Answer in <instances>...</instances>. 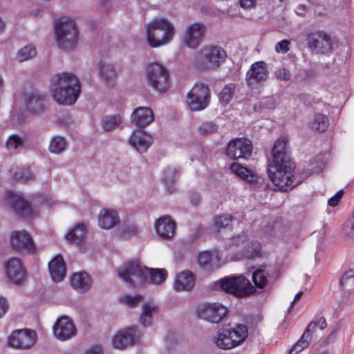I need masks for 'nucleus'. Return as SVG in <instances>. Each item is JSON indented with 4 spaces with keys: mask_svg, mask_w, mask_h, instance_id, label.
I'll return each instance as SVG.
<instances>
[{
    "mask_svg": "<svg viewBox=\"0 0 354 354\" xmlns=\"http://www.w3.org/2000/svg\"><path fill=\"white\" fill-rule=\"evenodd\" d=\"M295 163L290 156L288 140L280 137L272 148V160L269 162L267 172L272 183L280 189L288 192L298 185L301 181L293 178L292 171Z\"/></svg>",
    "mask_w": 354,
    "mask_h": 354,
    "instance_id": "1",
    "label": "nucleus"
},
{
    "mask_svg": "<svg viewBox=\"0 0 354 354\" xmlns=\"http://www.w3.org/2000/svg\"><path fill=\"white\" fill-rule=\"evenodd\" d=\"M118 274L120 278L132 287L143 283L159 285L166 280L167 276L164 269L142 267L135 261L124 263L118 269Z\"/></svg>",
    "mask_w": 354,
    "mask_h": 354,
    "instance_id": "2",
    "label": "nucleus"
},
{
    "mask_svg": "<svg viewBox=\"0 0 354 354\" xmlns=\"http://www.w3.org/2000/svg\"><path fill=\"white\" fill-rule=\"evenodd\" d=\"M50 91L53 99L62 105H71L81 93L79 79L72 73H59L51 77Z\"/></svg>",
    "mask_w": 354,
    "mask_h": 354,
    "instance_id": "3",
    "label": "nucleus"
},
{
    "mask_svg": "<svg viewBox=\"0 0 354 354\" xmlns=\"http://www.w3.org/2000/svg\"><path fill=\"white\" fill-rule=\"evenodd\" d=\"M248 335V328L244 324H224L217 330L214 342L218 348L227 350L241 344Z\"/></svg>",
    "mask_w": 354,
    "mask_h": 354,
    "instance_id": "4",
    "label": "nucleus"
},
{
    "mask_svg": "<svg viewBox=\"0 0 354 354\" xmlns=\"http://www.w3.org/2000/svg\"><path fill=\"white\" fill-rule=\"evenodd\" d=\"M147 37L151 47L156 48L170 42L175 35V28L167 19H153L146 27Z\"/></svg>",
    "mask_w": 354,
    "mask_h": 354,
    "instance_id": "5",
    "label": "nucleus"
},
{
    "mask_svg": "<svg viewBox=\"0 0 354 354\" xmlns=\"http://www.w3.org/2000/svg\"><path fill=\"white\" fill-rule=\"evenodd\" d=\"M55 32L59 48L69 50L77 46L78 30L73 19L66 17L58 19L55 25Z\"/></svg>",
    "mask_w": 354,
    "mask_h": 354,
    "instance_id": "6",
    "label": "nucleus"
},
{
    "mask_svg": "<svg viewBox=\"0 0 354 354\" xmlns=\"http://www.w3.org/2000/svg\"><path fill=\"white\" fill-rule=\"evenodd\" d=\"M147 82L158 93H166L169 87V74L167 69L158 63L149 64L147 68Z\"/></svg>",
    "mask_w": 354,
    "mask_h": 354,
    "instance_id": "7",
    "label": "nucleus"
},
{
    "mask_svg": "<svg viewBox=\"0 0 354 354\" xmlns=\"http://www.w3.org/2000/svg\"><path fill=\"white\" fill-rule=\"evenodd\" d=\"M219 285L225 292L239 297L250 295L254 290V287L243 275L225 277L221 279Z\"/></svg>",
    "mask_w": 354,
    "mask_h": 354,
    "instance_id": "8",
    "label": "nucleus"
},
{
    "mask_svg": "<svg viewBox=\"0 0 354 354\" xmlns=\"http://www.w3.org/2000/svg\"><path fill=\"white\" fill-rule=\"evenodd\" d=\"M225 50L220 46L204 48L197 55L196 65L203 69H211L218 67L226 58Z\"/></svg>",
    "mask_w": 354,
    "mask_h": 354,
    "instance_id": "9",
    "label": "nucleus"
},
{
    "mask_svg": "<svg viewBox=\"0 0 354 354\" xmlns=\"http://www.w3.org/2000/svg\"><path fill=\"white\" fill-rule=\"evenodd\" d=\"M187 104L194 111L205 109L210 101V91L203 83H196L187 93Z\"/></svg>",
    "mask_w": 354,
    "mask_h": 354,
    "instance_id": "10",
    "label": "nucleus"
},
{
    "mask_svg": "<svg viewBox=\"0 0 354 354\" xmlns=\"http://www.w3.org/2000/svg\"><path fill=\"white\" fill-rule=\"evenodd\" d=\"M306 40L308 48L315 53L327 55L333 51L334 40L323 31L309 33Z\"/></svg>",
    "mask_w": 354,
    "mask_h": 354,
    "instance_id": "11",
    "label": "nucleus"
},
{
    "mask_svg": "<svg viewBox=\"0 0 354 354\" xmlns=\"http://www.w3.org/2000/svg\"><path fill=\"white\" fill-rule=\"evenodd\" d=\"M227 313V308L220 303L204 304L198 309L199 318L213 324L221 322Z\"/></svg>",
    "mask_w": 354,
    "mask_h": 354,
    "instance_id": "12",
    "label": "nucleus"
},
{
    "mask_svg": "<svg viewBox=\"0 0 354 354\" xmlns=\"http://www.w3.org/2000/svg\"><path fill=\"white\" fill-rule=\"evenodd\" d=\"M252 152V145L250 140L243 138H236L229 142L227 156L232 159H248Z\"/></svg>",
    "mask_w": 354,
    "mask_h": 354,
    "instance_id": "13",
    "label": "nucleus"
},
{
    "mask_svg": "<svg viewBox=\"0 0 354 354\" xmlns=\"http://www.w3.org/2000/svg\"><path fill=\"white\" fill-rule=\"evenodd\" d=\"M37 335L30 329L14 331L8 338V343L11 347L28 349L33 346L36 342Z\"/></svg>",
    "mask_w": 354,
    "mask_h": 354,
    "instance_id": "14",
    "label": "nucleus"
},
{
    "mask_svg": "<svg viewBox=\"0 0 354 354\" xmlns=\"http://www.w3.org/2000/svg\"><path fill=\"white\" fill-rule=\"evenodd\" d=\"M55 337L61 341L72 339L77 335V328L73 320L68 316L57 319L53 327Z\"/></svg>",
    "mask_w": 354,
    "mask_h": 354,
    "instance_id": "15",
    "label": "nucleus"
},
{
    "mask_svg": "<svg viewBox=\"0 0 354 354\" xmlns=\"http://www.w3.org/2000/svg\"><path fill=\"white\" fill-rule=\"evenodd\" d=\"M6 279L9 283L20 284L26 279V272L19 258L12 257L4 263Z\"/></svg>",
    "mask_w": 354,
    "mask_h": 354,
    "instance_id": "16",
    "label": "nucleus"
},
{
    "mask_svg": "<svg viewBox=\"0 0 354 354\" xmlns=\"http://www.w3.org/2000/svg\"><path fill=\"white\" fill-rule=\"evenodd\" d=\"M12 248L17 252L33 253L36 250L34 241L29 233L26 230L14 231L10 234Z\"/></svg>",
    "mask_w": 354,
    "mask_h": 354,
    "instance_id": "17",
    "label": "nucleus"
},
{
    "mask_svg": "<svg viewBox=\"0 0 354 354\" xmlns=\"http://www.w3.org/2000/svg\"><path fill=\"white\" fill-rule=\"evenodd\" d=\"M206 31V26L203 24L196 22L189 24L185 30L184 43L189 48H197L202 42Z\"/></svg>",
    "mask_w": 354,
    "mask_h": 354,
    "instance_id": "18",
    "label": "nucleus"
},
{
    "mask_svg": "<svg viewBox=\"0 0 354 354\" xmlns=\"http://www.w3.org/2000/svg\"><path fill=\"white\" fill-rule=\"evenodd\" d=\"M138 340L136 328L130 326L118 331L113 338L112 344L115 348L124 349L133 345Z\"/></svg>",
    "mask_w": 354,
    "mask_h": 354,
    "instance_id": "19",
    "label": "nucleus"
},
{
    "mask_svg": "<svg viewBox=\"0 0 354 354\" xmlns=\"http://www.w3.org/2000/svg\"><path fill=\"white\" fill-rule=\"evenodd\" d=\"M6 199L11 209L18 216L24 218H29L32 216L33 211L30 204L21 196L8 192L6 194Z\"/></svg>",
    "mask_w": 354,
    "mask_h": 354,
    "instance_id": "20",
    "label": "nucleus"
},
{
    "mask_svg": "<svg viewBox=\"0 0 354 354\" xmlns=\"http://www.w3.org/2000/svg\"><path fill=\"white\" fill-rule=\"evenodd\" d=\"M46 95L37 90H33L25 95L27 109L33 114L41 113L46 108Z\"/></svg>",
    "mask_w": 354,
    "mask_h": 354,
    "instance_id": "21",
    "label": "nucleus"
},
{
    "mask_svg": "<svg viewBox=\"0 0 354 354\" xmlns=\"http://www.w3.org/2000/svg\"><path fill=\"white\" fill-rule=\"evenodd\" d=\"M70 284L73 290L80 294H84L91 288L93 278L85 271L74 272L71 276Z\"/></svg>",
    "mask_w": 354,
    "mask_h": 354,
    "instance_id": "22",
    "label": "nucleus"
},
{
    "mask_svg": "<svg viewBox=\"0 0 354 354\" xmlns=\"http://www.w3.org/2000/svg\"><path fill=\"white\" fill-rule=\"evenodd\" d=\"M198 262L204 270L209 272L214 271L221 266L218 252H201L198 256Z\"/></svg>",
    "mask_w": 354,
    "mask_h": 354,
    "instance_id": "23",
    "label": "nucleus"
},
{
    "mask_svg": "<svg viewBox=\"0 0 354 354\" xmlns=\"http://www.w3.org/2000/svg\"><path fill=\"white\" fill-rule=\"evenodd\" d=\"M268 77L266 65L263 62H257L253 64L246 75L248 84L254 88L259 82L266 81Z\"/></svg>",
    "mask_w": 354,
    "mask_h": 354,
    "instance_id": "24",
    "label": "nucleus"
},
{
    "mask_svg": "<svg viewBox=\"0 0 354 354\" xmlns=\"http://www.w3.org/2000/svg\"><path fill=\"white\" fill-rule=\"evenodd\" d=\"M131 120L137 127L144 128L153 121V112L149 107H138L132 113Z\"/></svg>",
    "mask_w": 354,
    "mask_h": 354,
    "instance_id": "25",
    "label": "nucleus"
},
{
    "mask_svg": "<svg viewBox=\"0 0 354 354\" xmlns=\"http://www.w3.org/2000/svg\"><path fill=\"white\" fill-rule=\"evenodd\" d=\"M129 142L138 151L145 153L153 142V138L151 136L146 133L144 131L138 130L133 131Z\"/></svg>",
    "mask_w": 354,
    "mask_h": 354,
    "instance_id": "26",
    "label": "nucleus"
},
{
    "mask_svg": "<svg viewBox=\"0 0 354 354\" xmlns=\"http://www.w3.org/2000/svg\"><path fill=\"white\" fill-rule=\"evenodd\" d=\"M48 270L53 280L62 281L66 274V267L62 255H57L48 263Z\"/></svg>",
    "mask_w": 354,
    "mask_h": 354,
    "instance_id": "27",
    "label": "nucleus"
},
{
    "mask_svg": "<svg viewBox=\"0 0 354 354\" xmlns=\"http://www.w3.org/2000/svg\"><path fill=\"white\" fill-rule=\"evenodd\" d=\"M155 229L160 237L164 239H169L174 234L176 223L169 216H164L156 221Z\"/></svg>",
    "mask_w": 354,
    "mask_h": 354,
    "instance_id": "28",
    "label": "nucleus"
},
{
    "mask_svg": "<svg viewBox=\"0 0 354 354\" xmlns=\"http://www.w3.org/2000/svg\"><path fill=\"white\" fill-rule=\"evenodd\" d=\"M195 286L194 275L192 272L185 270L177 274L174 288L176 291H190Z\"/></svg>",
    "mask_w": 354,
    "mask_h": 354,
    "instance_id": "29",
    "label": "nucleus"
},
{
    "mask_svg": "<svg viewBox=\"0 0 354 354\" xmlns=\"http://www.w3.org/2000/svg\"><path fill=\"white\" fill-rule=\"evenodd\" d=\"M119 215L115 210L102 209L98 214V223L102 228L111 229L119 223Z\"/></svg>",
    "mask_w": 354,
    "mask_h": 354,
    "instance_id": "30",
    "label": "nucleus"
},
{
    "mask_svg": "<svg viewBox=\"0 0 354 354\" xmlns=\"http://www.w3.org/2000/svg\"><path fill=\"white\" fill-rule=\"evenodd\" d=\"M98 73L102 81L108 85H113L118 77L115 66L111 63L101 62L98 66Z\"/></svg>",
    "mask_w": 354,
    "mask_h": 354,
    "instance_id": "31",
    "label": "nucleus"
},
{
    "mask_svg": "<svg viewBox=\"0 0 354 354\" xmlns=\"http://www.w3.org/2000/svg\"><path fill=\"white\" fill-rule=\"evenodd\" d=\"M122 122L119 115H109L103 116L101 119V126L104 131H111L119 127Z\"/></svg>",
    "mask_w": 354,
    "mask_h": 354,
    "instance_id": "32",
    "label": "nucleus"
},
{
    "mask_svg": "<svg viewBox=\"0 0 354 354\" xmlns=\"http://www.w3.org/2000/svg\"><path fill=\"white\" fill-rule=\"evenodd\" d=\"M85 236V227L82 224H77L66 236V239L71 242L79 243L82 242Z\"/></svg>",
    "mask_w": 354,
    "mask_h": 354,
    "instance_id": "33",
    "label": "nucleus"
},
{
    "mask_svg": "<svg viewBox=\"0 0 354 354\" xmlns=\"http://www.w3.org/2000/svg\"><path fill=\"white\" fill-rule=\"evenodd\" d=\"M316 326L315 321H312L308 325L304 333L300 338V339L295 344V348H299V350H303L308 346L309 341L311 339V332L314 330Z\"/></svg>",
    "mask_w": 354,
    "mask_h": 354,
    "instance_id": "34",
    "label": "nucleus"
},
{
    "mask_svg": "<svg viewBox=\"0 0 354 354\" xmlns=\"http://www.w3.org/2000/svg\"><path fill=\"white\" fill-rule=\"evenodd\" d=\"M66 146L67 143L64 138L56 136L50 141L49 151L50 153L59 154L66 150Z\"/></svg>",
    "mask_w": 354,
    "mask_h": 354,
    "instance_id": "35",
    "label": "nucleus"
},
{
    "mask_svg": "<svg viewBox=\"0 0 354 354\" xmlns=\"http://www.w3.org/2000/svg\"><path fill=\"white\" fill-rule=\"evenodd\" d=\"M179 174V171L175 167H167L164 170L162 181L168 190H171L173 187L176 177Z\"/></svg>",
    "mask_w": 354,
    "mask_h": 354,
    "instance_id": "36",
    "label": "nucleus"
},
{
    "mask_svg": "<svg viewBox=\"0 0 354 354\" xmlns=\"http://www.w3.org/2000/svg\"><path fill=\"white\" fill-rule=\"evenodd\" d=\"M329 124L328 118L323 114H316L311 123V128L319 132H324Z\"/></svg>",
    "mask_w": 354,
    "mask_h": 354,
    "instance_id": "37",
    "label": "nucleus"
},
{
    "mask_svg": "<svg viewBox=\"0 0 354 354\" xmlns=\"http://www.w3.org/2000/svg\"><path fill=\"white\" fill-rule=\"evenodd\" d=\"M37 55L36 48L31 45L24 46L20 49L16 55V59L20 62H25L35 57Z\"/></svg>",
    "mask_w": 354,
    "mask_h": 354,
    "instance_id": "38",
    "label": "nucleus"
},
{
    "mask_svg": "<svg viewBox=\"0 0 354 354\" xmlns=\"http://www.w3.org/2000/svg\"><path fill=\"white\" fill-rule=\"evenodd\" d=\"M231 169L238 176L248 182H252L254 179V176L250 173V171L247 168L242 167L238 163L232 164Z\"/></svg>",
    "mask_w": 354,
    "mask_h": 354,
    "instance_id": "39",
    "label": "nucleus"
},
{
    "mask_svg": "<svg viewBox=\"0 0 354 354\" xmlns=\"http://www.w3.org/2000/svg\"><path fill=\"white\" fill-rule=\"evenodd\" d=\"M156 311L155 307L146 304L142 306V313L140 315V322L144 326H147L152 322V313Z\"/></svg>",
    "mask_w": 354,
    "mask_h": 354,
    "instance_id": "40",
    "label": "nucleus"
},
{
    "mask_svg": "<svg viewBox=\"0 0 354 354\" xmlns=\"http://www.w3.org/2000/svg\"><path fill=\"white\" fill-rule=\"evenodd\" d=\"M6 145L8 150H16L24 147V140L17 134H12L8 138Z\"/></svg>",
    "mask_w": 354,
    "mask_h": 354,
    "instance_id": "41",
    "label": "nucleus"
},
{
    "mask_svg": "<svg viewBox=\"0 0 354 354\" xmlns=\"http://www.w3.org/2000/svg\"><path fill=\"white\" fill-rule=\"evenodd\" d=\"M252 280L259 288H263L268 282L267 274L262 270H258L253 272Z\"/></svg>",
    "mask_w": 354,
    "mask_h": 354,
    "instance_id": "42",
    "label": "nucleus"
},
{
    "mask_svg": "<svg viewBox=\"0 0 354 354\" xmlns=\"http://www.w3.org/2000/svg\"><path fill=\"white\" fill-rule=\"evenodd\" d=\"M235 86L233 84L226 85L219 95L220 101L222 103L228 104L232 100L234 93Z\"/></svg>",
    "mask_w": 354,
    "mask_h": 354,
    "instance_id": "43",
    "label": "nucleus"
},
{
    "mask_svg": "<svg viewBox=\"0 0 354 354\" xmlns=\"http://www.w3.org/2000/svg\"><path fill=\"white\" fill-rule=\"evenodd\" d=\"M260 245L257 242H252L244 249L243 255L248 259H252L259 255Z\"/></svg>",
    "mask_w": 354,
    "mask_h": 354,
    "instance_id": "44",
    "label": "nucleus"
},
{
    "mask_svg": "<svg viewBox=\"0 0 354 354\" xmlns=\"http://www.w3.org/2000/svg\"><path fill=\"white\" fill-rule=\"evenodd\" d=\"M232 217L231 215L226 214L216 216L214 218V224L217 230L227 227L232 222Z\"/></svg>",
    "mask_w": 354,
    "mask_h": 354,
    "instance_id": "45",
    "label": "nucleus"
},
{
    "mask_svg": "<svg viewBox=\"0 0 354 354\" xmlns=\"http://www.w3.org/2000/svg\"><path fill=\"white\" fill-rule=\"evenodd\" d=\"M218 126L213 122H207L200 127L198 132L201 135H209L216 132Z\"/></svg>",
    "mask_w": 354,
    "mask_h": 354,
    "instance_id": "46",
    "label": "nucleus"
},
{
    "mask_svg": "<svg viewBox=\"0 0 354 354\" xmlns=\"http://www.w3.org/2000/svg\"><path fill=\"white\" fill-rule=\"evenodd\" d=\"M142 299V297L140 295L134 297L124 295L120 298V302L127 304L131 308H135L140 304Z\"/></svg>",
    "mask_w": 354,
    "mask_h": 354,
    "instance_id": "47",
    "label": "nucleus"
},
{
    "mask_svg": "<svg viewBox=\"0 0 354 354\" xmlns=\"http://www.w3.org/2000/svg\"><path fill=\"white\" fill-rule=\"evenodd\" d=\"M343 230L346 235L354 238V211L352 216L346 221Z\"/></svg>",
    "mask_w": 354,
    "mask_h": 354,
    "instance_id": "48",
    "label": "nucleus"
},
{
    "mask_svg": "<svg viewBox=\"0 0 354 354\" xmlns=\"http://www.w3.org/2000/svg\"><path fill=\"white\" fill-rule=\"evenodd\" d=\"M279 225H281V223L279 221H274L272 224L269 223L264 226L263 232L267 235L280 236L281 234H277Z\"/></svg>",
    "mask_w": 354,
    "mask_h": 354,
    "instance_id": "49",
    "label": "nucleus"
},
{
    "mask_svg": "<svg viewBox=\"0 0 354 354\" xmlns=\"http://www.w3.org/2000/svg\"><path fill=\"white\" fill-rule=\"evenodd\" d=\"M275 75L277 80L281 81H288L290 79L291 74L286 68H279L275 71Z\"/></svg>",
    "mask_w": 354,
    "mask_h": 354,
    "instance_id": "50",
    "label": "nucleus"
},
{
    "mask_svg": "<svg viewBox=\"0 0 354 354\" xmlns=\"http://www.w3.org/2000/svg\"><path fill=\"white\" fill-rule=\"evenodd\" d=\"M290 41L288 39H283L277 43L275 46V50L277 53H286L290 50Z\"/></svg>",
    "mask_w": 354,
    "mask_h": 354,
    "instance_id": "51",
    "label": "nucleus"
},
{
    "mask_svg": "<svg viewBox=\"0 0 354 354\" xmlns=\"http://www.w3.org/2000/svg\"><path fill=\"white\" fill-rule=\"evenodd\" d=\"M343 194H344L343 190H339V192H337L335 196H333V197L329 198V200L328 201V205L332 206V207H335L338 204V203H339L340 198L342 197Z\"/></svg>",
    "mask_w": 354,
    "mask_h": 354,
    "instance_id": "52",
    "label": "nucleus"
},
{
    "mask_svg": "<svg viewBox=\"0 0 354 354\" xmlns=\"http://www.w3.org/2000/svg\"><path fill=\"white\" fill-rule=\"evenodd\" d=\"M138 232V227L133 224H125L123 227V232L127 234H135Z\"/></svg>",
    "mask_w": 354,
    "mask_h": 354,
    "instance_id": "53",
    "label": "nucleus"
},
{
    "mask_svg": "<svg viewBox=\"0 0 354 354\" xmlns=\"http://www.w3.org/2000/svg\"><path fill=\"white\" fill-rule=\"evenodd\" d=\"M8 308V304L5 298L0 297V318L2 317L6 313Z\"/></svg>",
    "mask_w": 354,
    "mask_h": 354,
    "instance_id": "54",
    "label": "nucleus"
},
{
    "mask_svg": "<svg viewBox=\"0 0 354 354\" xmlns=\"http://www.w3.org/2000/svg\"><path fill=\"white\" fill-rule=\"evenodd\" d=\"M265 109H272L274 107V101L272 97H266L262 100Z\"/></svg>",
    "mask_w": 354,
    "mask_h": 354,
    "instance_id": "55",
    "label": "nucleus"
},
{
    "mask_svg": "<svg viewBox=\"0 0 354 354\" xmlns=\"http://www.w3.org/2000/svg\"><path fill=\"white\" fill-rule=\"evenodd\" d=\"M190 201L193 205H194V206L198 205L201 202L200 195L198 193H193L190 196Z\"/></svg>",
    "mask_w": 354,
    "mask_h": 354,
    "instance_id": "56",
    "label": "nucleus"
},
{
    "mask_svg": "<svg viewBox=\"0 0 354 354\" xmlns=\"http://www.w3.org/2000/svg\"><path fill=\"white\" fill-rule=\"evenodd\" d=\"M84 354H103V352L100 347L96 346L87 350Z\"/></svg>",
    "mask_w": 354,
    "mask_h": 354,
    "instance_id": "57",
    "label": "nucleus"
},
{
    "mask_svg": "<svg viewBox=\"0 0 354 354\" xmlns=\"http://www.w3.org/2000/svg\"><path fill=\"white\" fill-rule=\"evenodd\" d=\"M315 322L316 323V326H319V328L322 329V330L324 329L326 327V326H327L326 319L324 317H319Z\"/></svg>",
    "mask_w": 354,
    "mask_h": 354,
    "instance_id": "58",
    "label": "nucleus"
},
{
    "mask_svg": "<svg viewBox=\"0 0 354 354\" xmlns=\"http://www.w3.org/2000/svg\"><path fill=\"white\" fill-rule=\"evenodd\" d=\"M254 0H240V6L244 8H249L252 6Z\"/></svg>",
    "mask_w": 354,
    "mask_h": 354,
    "instance_id": "59",
    "label": "nucleus"
},
{
    "mask_svg": "<svg viewBox=\"0 0 354 354\" xmlns=\"http://www.w3.org/2000/svg\"><path fill=\"white\" fill-rule=\"evenodd\" d=\"M354 277V270L353 269H351L349 270L348 271L346 272L343 276L342 277V279L340 281V283H342V281L343 280H346L349 278H351V277Z\"/></svg>",
    "mask_w": 354,
    "mask_h": 354,
    "instance_id": "60",
    "label": "nucleus"
},
{
    "mask_svg": "<svg viewBox=\"0 0 354 354\" xmlns=\"http://www.w3.org/2000/svg\"><path fill=\"white\" fill-rule=\"evenodd\" d=\"M263 109H265V107L262 101H260L254 105V110L256 111H261Z\"/></svg>",
    "mask_w": 354,
    "mask_h": 354,
    "instance_id": "61",
    "label": "nucleus"
},
{
    "mask_svg": "<svg viewBox=\"0 0 354 354\" xmlns=\"http://www.w3.org/2000/svg\"><path fill=\"white\" fill-rule=\"evenodd\" d=\"M302 295H303V292L302 291H300V292H297L296 294V295L295 296L293 301L291 303V307H292L293 305L295 304V303L297 302L301 298Z\"/></svg>",
    "mask_w": 354,
    "mask_h": 354,
    "instance_id": "62",
    "label": "nucleus"
},
{
    "mask_svg": "<svg viewBox=\"0 0 354 354\" xmlns=\"http://www.w3.org/2000/svg\"><path fill=\"white\" fill-rule=\"evenodd\" d=\"M246 239V236L245 235H240V236H238L237 237H236L234 239V243L239 245L240 243V240H243V241H245Z\"/></svg>",
    "mask_w": 354,
    "mask_h": 354,
    "instance_id": "63",
    "label": "nucleus"
},
{
    "mask_svg": "<svg viewBox=\"0 0 354 354\" xmlns=\"http://www.w3.org/2000/svg\"><path fill=\"white\" fill-rule=\"evenodd\" d=\"M295 346V344L291 348V349L289 351V353L288 354H297L298 352L301 351V350H299V348H294V347Z\"/></svg>",
    "mask_w": 354,
    "mask_h": 354,
    "instance_id": "64",
    "label": "nucleus"
}]
</instances>
